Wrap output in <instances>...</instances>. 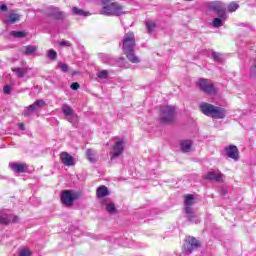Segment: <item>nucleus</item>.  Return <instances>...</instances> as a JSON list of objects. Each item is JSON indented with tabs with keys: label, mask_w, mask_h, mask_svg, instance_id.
Masks as SVG:
<instances>
[{
	"label": "nucleus",
	"mask_w": 256,
	"mask_h": 256,
	"mask_svg": "<svg viewBox=\"0 0 256 256\" xmlns=\"http://www.w3.org/2000/svg\"><path fill=\"white\" fill-rule=\"evenodd\" d=\"M102 9L100 10L101 15H106L107 17H119L125 13L123 11V6L113 0H102Z\"/></svg>",
	"instance_id": "obj_1"
},
{
	"label": "nucleus",
	"mask_w": 256,
	"mask_h": 256,
	"mask_svg": "<svg viewBox=\"0 0 256 256\" xmlns=\"http://www.w3.org/2000/svg\"><path fill=\"white\" fill-rule=\"evenodd\" d=\"M200 111L207 117H212V119H225L227 115V110L225 108L217 107L209 103L200 104Z\"/></svg>",
	"instance_id": "obj_2"
},
{
	"label": "nucleus",
	"mask_w": 256,
	"mask_h": 256,
	"mask_svg": "<svg viewBox=\"0 0 256 256\" xmlns=\"http://www.w3.org/2000/svg\"><path fill=\"white\" fill-rule=\"evenodd\" d=\"M195 203V197L193 194H188L185 197L184 205H185V217L188 218L190 223H199V218L193 212V206Z\"/></svg>",
	"instance_id": "obj_3"
},
{
	"label": "nucleus",
	"mask_w": 256,
	"mask_h": 256,
	"mask_svg": "<svg viewBox=\"0 0 256 256\" xmlns=\"http://www.w3.org/2000/svg\"><path fill=\"white\" fill-rule=\"evenodd\" d=\"M208 11H213L221 19H227V6L221 1H211L206 4Z\"/></svg>",
	"instance_id": "obj_4"
},
{
	"label": "nucleus",
	"mask_w": 256,
	"mask_h": 256,
	"mask_svg": "<svg viewBox=\"0 0 256 256\" xmlns=\"http://www.w3.org/2000/svg\"><path fill=\"white\" fill-rule=\"evenodd\" d=\"M60 199L65 207H73V203H75L77 199H81V192L63 190Z\"/></svg>",
	"instance_id": "obj_5"
},
{
	"label": "nucleus",
	"mask_w": 256,
	"mask_h": 256,
	"mask_svg": "<svg viewBox=\"0 0 256 256\" xmlns=\"http://www.w3.org/2000/svg\"><path fill=\"white\" fill-rule=\"evenodd\" d=\"M175 117V107L162 106L160 108V123H171Z\"/></svg>",
	"instance_id": "obj_6"
},
{
	"label": "nucleus",
	"mask_w": 256,
	"mask_h": 256,
	"mask_svg": "<svg viewBox=\"0 0 256 256\" xmlns=\"http://www.w3.org/2000/svg\"><path fill=\"white\" fill-rule=\"evenodd\" d=\"M122 49L124 53H129V51L135 49V34L133 32H128L124 35Z\"/></svg>",
	"instance_id": "obj_7"
},
{
	"label": "nucleus",
	"mask_w": 256,
	"mask_h": 256,
	"mask_svg": "<svg viewBox=\"0 0 256 256\" xmlns=\"http://www.w3.org/2000/svg\"><path fill=\"white\" fill-rule=\"evenodd\" d=\"M123 151H125V140L116 138V142L112 146V151L110 152L111 160L117 159Z\"/></svg>",
	"instance_id": "obj_8"
},
{
	"label": "nucleus",
	"mask_w": 256,
	"mask_h": 256,
	"mask_svg": "<svg viewBox=\"0 0 256 256\" xmlns=\"http://www.w3.org/2000/svg\"><path fill=\"white\" fill-rule=\"evenodd\" d=\"M198 87L201 91H203V93H206V95H215L216 93L215 86L209 79H200L198 82Z\"/></svg>",
	"instance_id": "obj_9"
},
{
	"label": "nucleus",
	"mask_w": 256,
	"mask_h": 256,
	"mask_svg": "<svg viewBox=\"0 0 256 256\" xmlns=\"http://www.w3.org/2000/svg\"><path fill=\"white\" fill-rule=\"evenodd\" d=\"M19 216L9 213L7 210H0V225H9V223H17Z\"/></svg>",
	"instance_id": "obj_10"
},
{
	"label": "nucleus",
	"mask_w": 256,
	"mask_h": 256,
	"mask_svg": "<svg viewBox=\"0 0 256 256\" xmlns=\"http://www.w3.org/2000/svg\"><path fill=\"white\" fill-rule=\"evenodd\" d=\"M201 247V244H199V241L195 239V237H189L184 244L183 252L186 255H190V253H193L196 249H199Z\"/></svg>",
	"instance_id": "obj_11"
},
{
	"label": "nucleus",
	"mask_w": 256,
	"mask_h": 256,
	"mask_svg": "<svg viewBox=\"0 0 256 256\" xmlns=\"http://www.w3.org/2000/svg\"><path fill=\"white\" fill-rule=\"evenodd\" d=\"M46 14L48 17H52L56 21H63V19H65V12L59 10L57 7H49L46 10Z\"/></svg>",
	"instance_id": "obj_12"
},
{
	"label": "nucleus",
	"mask_w": 256,
	"mask_h": 256,
	"mask_svg": "<svg viewBox=\"0 0 256 256\" xmlns=\"http://www.w3.org/2000/svg\"><path fill=\"white\" fill-rule=\"evenodd\" d=\"M227 157L233 159L234 161H239V149L235 145H230L225 148Z\"/></svg>",
	"instance_id": "obj_13"
},
{
	"label": "nucleus",
	"mask_w": 256,
	"mask_h": 256,
	"mask_svg": "<svg viewBox=\"0 0 256 256\" xmlns=\"http://www.w3.org/2000/svg\"><path fill=\"white\" fill-rule=\"evenodd\" d=\"M204 179L208 181H216V183H223V173L209 171L207 174L204 175Z\"/></svg>",
	"instance_id": "obj_14"
},
{
	"label": "nucleus",
	"mask_w": 256,
	"mask_h": 256,
	"mask_svg": "<svg viewBox=\"0 0 256 256\" xmlns=\"http://www.w3.org/2000/svg\"><path fill=\"white\" fill-rule=\"evenodd\" d=\"M60 161L65 167H73V165H75V158L67 152H62L60 154Z\"/></svg>",
	"instance_id": "obj_15"
},
{
	"label": "nucleus",
	"mask_w": 256,
	"mask_h": 256,
	"mask_svg": "<svg viewBox=\"0 0 256 256\" xmlns=\"http://www.w3.org/2000/svg\"><path fill=\"white\" fill-rule=\"evenodd\" d=\"M111 195V192L109 191V188L105 185H101L96 190V196L98 199H103L105 197H109Z\"/></svg>",
	"instance_id": "obj_16"
},
{
	"label": "nucleus",
	"mask_w": 256,
	"mask_h": 256,
	"mask_svg": "<svg viewBox=\"0 0 256 256\" xmlns=\"http://www.w3.org/2000/svg\"><path fill=\"white\" fill-rule=\"evenodd\" d=\"M11 168H12V171H14V173H25L27 169V164L12 163Z\"/></svg>",
	"instance_id": "obj_17"
},
{
	"label": "nucleus",
	"mask_w": 256,
	"mask_h": 256,
	"mask_svg": "<svg viewBox=\"0 0 256 256\" xmlns=\"http://www.w3.org/2000/svg\"><path fill=\"white\" fill-rule=\"evenodd\" d=\"M180 147L183 153H189V151H191V147H193V141L182 140L180 143Z\"/></svg>",
	"instance_id": "obj_18"
},
{
	"label": "nucleus",
	"mask_w": 256,
	"mask_h": 256,
	"mask_svg": "<svg viewBox=\"0 0 256 256\" xmlns=\"http://www.w3.org/2000/svg\"><path fill=\"white\" fill-rule=\"evenodd\" d=\"M13 73H15V75H17V77H19V79H23V77H25V75H27V73H29V71H31V69L29 68H12Z\"/></svg>",
	"instance_id": "obj_19"
},
{
	"label": "nucleus",
	"mask_w": 256,
	"mask_h": 256,
	"mask_svg": "<svg viewBox=\"0 0 256 256\" xmlns=\"http://www.w3.org/2000/svg\"><path fill=\"white\" fill-rule=\"evenodd\" d=\"M128 61H130V63H139V57H137V55H135V49H133V51H129L128 53H125Z\"/></svg>",
	"instance_id": "obj_20"
},
{
	"label": "nucleus",
	"mask_w": 256,
	"mask_h": 256,
	"mask_svg": "<svg viewBox=\"0 0 256 256\" xmlns=\"http://www.w3.org/2000/svg\"><path fill=\"white\" fill-rule=\"evenodd\" d=\"M10 35L15 39H25L29 34L25 31H11Z\"/></svg>",
	"instance_id": "obj_21"
},
{
	"label": "nucleus",
	"mask_w": 256,
	"mask_h": 256,
	"mask_svg": "<svg viewBox=\"0 0 256 256\" xmlns=\"http://www.w3.org/2000/svg\"><path fill=\"white\" fill-rule=\"evenodd\" d=\"M62 113H64V115L66 117H69V115H73L75 113V111H73V108H71V106H69V104H63L62 105Z\"/></svg>",
	"instance_id": "obj_22"
},
{
	"label": "nucleus",
	"mask_w": 256,
	"mask_h": 256,
	"mask_svg": "<svg viewBox=\"0 0 256 256\" xmlns=\"http://www.w3.org/2000/svg\"><path fill=\"white\" fill-rule=\"evenodd\" d=\"M21 18V16L19 14H16V13H10L8 16H7V23H17V21H19V19Z\"/></svg>",
	"instance_id": "obj_23"
},
{
	"label": "nucleus",
	"mask_w": 256,
	"mask_h": 256,
	"mask_svg": "<svg viewBox=\"0 0 256 256\" xmlns=\"http://www.w3.org/2000/svg\"><path fill=\"white\" fill-rule=\"evenodd\" d=\"M73 15H79L80 17H87L89 15V12L83 11V9H79L78 7L72 8Z\"/></svg>",
	"instance_id": "obj_24"
},
{
	"label": "nucleus",
	"mask_w": 256,
	"mask_h": 256,
	"mask_svg": "<svg viewBox=\"0 0 256 256\" xmlns=\"http://www.w3.org/2000/svg\"><path fill=\"white\" fill-rule=\"evenodd\" d=\"M67 121L69 123H72V125H77V123H79V116H77V114H72V115H69L67 116Z\"/></svg>",
	"instance_id": "obj_25"
},
{
	"label": "nucleus",
	"mask_w": 256,
	"mask_h": 256,
	"mask_svg": "<svg viewBox=\"0 0 256 256\" xmlns=\"http://www.w3.org/2000/svg\"><path fill=\"white\" fill-rule=\"evenodd\" d=\"M155 23L151 20L146 21V29L149 34L153 33L155 31Z\"/></svg>",
	"instance_id": "obj_26"
},
{
	"label": "nucleus",
	"mask_w": 256,
	"mask_h": 256,
	"mask_svg": "<svg viewBox=\"0 0 256 256\" xmlns=\"http://www.w3.org/2000/svg\"><path fill=\"white\" fill-rule=\"evenodd\" d=\"M36 109L35 106H32V104L26 108L23 112L24 117H29L31 115H33V113H35Z\"/></svg>",
	"instance_id": "obj_27"
},
{
	"label": "nucleus",
	"mask_w": 256,
	"mask_h": 256,
	"mask_svg": "<svg viewBox=\"0 0 256 256\" xmlns=\"http://www.w3.org/2000/svg\"><path fill=\"white\" fill-rule=\"evenodd\" d=\"M37 51V46H25V55H33V53H35Z\"/></svg>",
	"instance_id": "obj_28"
},
{
	"label": "nucleus",
	"mask_w": 256,
	"mask_h": 256,
	"mask_svg": "<svg viewBox=\"0 0 256 256\" xmlns=\"http://www.w3.org/2000/svg\"><path fill=\"white\" fill-rule=\"evenodd\" d=\"M46 103H45V100H42V99H39V100H36L32 106H34V109H41L42 107H45Z\"/></svg>",
	"instance_id": "obj_29"
},
{
	"label": "nucleus",
	"mask_w": 256,
	"mask_h": 256,
	"mask_svg": "<svg viewBox=\"0 0 256 256\" xmlns=\"http://www.w3.org/2000/svg\"><path fill=\"white\" fill-rule=\"evenodd\" d=\"M106 211L110 214L116 213L117 208L115 207V203L110 202V203L106 204Z\"/></svg>",
	"instance_id": "obj_30"
},
{
	"label": "nucleus",
	"mask_w": 256,
	"mask_h": 256,
	"mask_svg": "<svg viewBox=\"0 0 256 256\" xmlns=\"http://www.w3.org/2000/svg\"><path fill=\"white\" fill-rule=\"evenodd\" d=\"M102 61L103 63H107L108 65H113L115 63V60H113V58H111V56L107 54L102 55Z\"/></svg>",
	"instance_id": "obj_31"
},
{
	"label": "nucleus",
	"mask_w": 256,
	"mask_h": 256,
	"mask_svg": "<svg viewBox=\"0 0 256 256\" xmlns=\"http://www.w3.org/2000/svg\"><path fill=\"white\" fill-rule=\"evenodd\" d=\"M87 159L91 161V163H95V151L92 149H88L86 151Z\"/></svg>",
	"instance_id": "obj_32"
},
{
	"label": "nucleus",
	"mask_w": 256,
	"mask_h": 256,
	"mask_svg": "<svg viewBox=\"0 0 256 256\" xmlns=\"http://www.w3.org/2000/svg\"><path fill=\"white\" fill-rule=\"evenodd\" d=\"M239 9V4L236 3V2H231L229 5H228V11L230 13H235V11Z\"/></svg>",
	"instance_id": "obj_33"
},
{
	"label": "nucleus",
	"mask_w": 256,
	"mask_h": 256,
	"mask_svg": "<svg viewBox=\"0 0 256 256\" xmlns=\"http://www.w3.org/2000/svg\"><path fill=\"white\" fill-rule=\"evenodd\" d=\"M211 55L214 61H217L218 63L221 62L223 60V57L221 54L215 52V51H211Z\"/></svg>",
	"instance_id": "obj_34"
},
{
	"label": "nucleus",
	"mask_w": 256,
	"mask_h": 256,
	"mask_svg": "<svg viewBox=\"0 0 256 256\" xmlns=\"http://www.w3.org/2000/svg\"><path fill=\"white\" fill-rule=\"evenodd\" d=\"M212 25H213V27H216V28L221 27V25H223V18H221V17L214 18Z\"/></svg>",
	"instance_id": "obj_35"
},
{
	"label": "nucleus",
	"mask_w": 256,
	"mask_h": 256,
	"mask_svg": "<svg viewBox=\"0 0 256 256\" xmlns=\"http://www.w3.org/2000/svg\"><path fill=\"white\" fill-rule=\"evenodd\" d=\"M58 67L62 71V73H67V71H69V65H67L63 62H59Z\"/></svg>",
	"instance_id": "obj_36"
},
{
	"label": "nucleus",
	"mask_w": 256,
	"mask_h": 256,
	"mask_svg": "<svg viewBox=\"0 0 256 256\" xmlns=\"http://www.w3.org/2000/svg\"><path fill=\"white\" fill-rule=\"evenodd\" d=\"M250 77H252V79H256V61L250 67Z\"/></svg>",
	"instance_id": "obj_37"
},
{
	"label": "nucleus",
	"mask_w": 256,
	"mask_h": 256,
	"mask_svg": "<svg viewBox=\"0 0 256 256\" xmlns=\"http://www.w3.org/2000/svg\"><path fill=\"white\" fill-rule=\"evenodd\" d=\"M18 256H31V250H29L28 248H23L19 251Z\"/></svg>",
	"instance_id": "obj_38"
},
{
	"label": "nucleus",
	"mask_w": 256,
	"mask_h": 256,
	"mask_svg": "<svg viewBox=\"0 0 256 256\" xmlns=\"http://www.w3.org/2000/svg\"><path fill=\"white\" fill-rule=\"evenodd\" d=\"M47 57L48 59H52V60L57 59V52L51 49L48 51Z\"/></svg>",
	"instance_id": "obj_39"
},
{
	"label": "nucleus",
	"mask_w": 256,
	"mask_h": 256,
	"mask_svg": "<svg viewBox=\"0 0 256 256\" xmlns=\"http://www.w3.org/2000/svg\"><path fill=\"white\" fill-rule=\"evenodd\" d=\"M99 79H107L109 77V72L107 70H102L98 73Z\"/></svg>",
	"instance_id": "obj_40"
},
{
	"label": "nucleus",
	"mask_w": 256,
	"mask_h": 256,
	"mask_svg": "<svg viewBox=\"0 0 256 256\" xmlns=\"http://www.w3.org/2000/svg\"><path fill=\"white\" fill-rule=\"evenodd\" d=\"M4 93H5V95H10L11 94V86H9V85L4 86Z\"/></svg>",
	"instance_id": "obj_41"
},
{
	"label": "nucleus",
	"mask_w": 256,
	"mask_h": 256,
	"mask_svg": "<svg viewBox=\"0 0 256 256\" xmlns=\"http://www.w3.org/2000/svg\"><path fill=\"white\" fill-rule=\"evenodd\" d=\"M71 89L73 90V91H77V89H79V83H77V82H74V83H72L71 84Z\"/></svg>",
	"instance_id": "obj_42"
},
{
	"label": "nucleus",
	"mask_w": 256,
	"mask_h": 256,
	"mask_svg": "<svg viewBox=\"0 0 256 256\" xmlns=\"http://www.w3.org/2000/svg\"><path fill=\"white\" fill-rule=\"evenodd\" d=\"M71 43H68L67 41H62V42H60V46L61 47H65V46H67V47H71Z\"/></svg>",
	"instance_id": "obj_43"
},
{
	"label": "nucleus",
	"mask_w": 256,
	"mask_h": 256,
	"mask_svg": "<svg viewBox=\"0 0 256 256\" xmlns=\"http://www.w3.org/2000/svg\"><path fill=\"white\" fill-rule=\"evenodd\" d=\"M7 5H5V4H2L1 6H0V11H3V12H5V11H7Z\"/></svg>",
	"instance_id": "obj_44"
},
{
	"label": "nucleus",
	"mask_w": 256,
	"mask_h": 256,
	"mask_svg": "<svg viewBox=\"0 0 256 256\" xmlns=\"http://www.w3.org/2000/svg\"><path fill=\"white\" fill-rule=\"evenodd\" d=\"M18 127H19L20 131H25V124L19 123Z\"/></svg>",
	"instance_id": "obj_45"
},
{
	"label": "nucleus",
	"mask_w": 256,
	"mask_h": 256,
	"mask_svg": "<svg viewBox=\"0 0 256 256\" xmlns=\"http://www.w3.org/2000/svg\"><path fill=\"white\" fill-rule=\"evenodd\" d=\"M227 193H229V191H227L225 188H222L221 195H227Z\"/></svg>",
	"instance_id": "obj_46"
},
{
	"label": "nucleus",
	"mask_w": 256,
	"mask_h": 256,
	"mask_svg": "<svg viewBox=\"0 0 256 256\" xmlns=\"http://www.w3.org/2000/svg\"><path fill=\"white\" fill-rule=\"evenodd\" d=\"M186 1H193V0H186Z\"/></svg>",
	"instance_id": "obj_47"
}]
</instances>
